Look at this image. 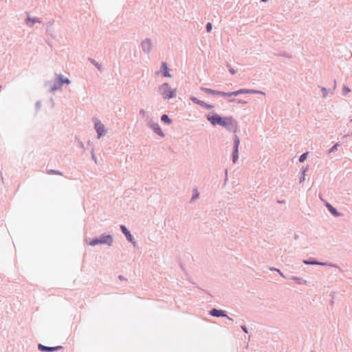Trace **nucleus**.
<instances>
[{
  "label": "nucleus",
  "mask_w": 352,
  "mask_h": 352,
  "mask_svg": "<svg viewBox=\"0 0 352 352\" xmlns=\"http://www.w3.org/2000/svg\"><path fill=\"white\" fill-rule=\"evenodd\" d=\"M207 120L213 126L220 125L226 128L228 131H236V126L234 124L233 118L232 117H221L218 114H214L208 116Z\"/></svg>",
  "instance_id": "1"
},
{
  "label": "nucleus",
  "mask_w": 352,
  "mask_h": 352,
  "mask_svg": "<svg viewBox=\"0 0 352 352\" xmlns=\"http://www.w3.org/2000/svg\"><path fill=\"white\" fill-rule=\"evenodd\" d=\"M157 91L165 100L175 98L177 96V89L171 88L170 85L167 82H164L160 85L158 87Z\"/></svg>",
  "instance_id": "2"
},
{
  "label": "nucleus",
  "mask_w": 352,
  "mask_h": 352,
  "mask_svg": "<svg viewBox=\"0 0 352 352\" xmlns=\"http://www.w3.org/2000/svg\"><path fill=\"white\" fill-rule=\"evenodd\" d=\"M113 243V238L111 234H101L99 237L94 238L89 242L91 246L99 244H105L111 246Z\"/></svg>",
  "instance_id": "3"
},
{
  "label": "nucleus",
  "mask_w": 352,
  "mask_h": 352,
  "mask_svg": "<svg viewBox=\"0 0 352 352\" xmlns=\"http://www.w3.org/2000/svg\"><path fill=\"white\" fill-rule=\"evenodd\" d=\"M92 120L94 123V129L97 133V138L100 139L106 135L107 130L105 129L100 120H99L98 118L94 117Z\"/></svg>",
  "instance_id": "4"
},
{
  "label": "nucleus",
  "mask_w": 352,
  "mask_h": 352,
  "mask_svg": "<svg viewBox=\"0 0 352 352\" xmlns=\"http://www.w3.org/2000/svg\"><path fill=\"white\" fill-rule=\"evenodd\" d=\"M140 46H141L142 52L144 54L148 55L151 53V52L152 51V49L153 47L152 40L149 38L143 39L141 41Z\"/></svg>",
  "instance_id": "5"
},
{
  "label": "nucleus",
  "mask_w": 352,
  "mask_h": 352,
  "mask_svg": "<svg viewBox=\"0 0 352 352\" xmlns=\"http://www.w3.org/2000/svg\"><path fill=\"white\" fill-rule=\"evenodd\" d=\"M240 144V139L237 135L234 137V146L232 150V162L236 163L239 160V146Z\"/></svg>",
  "instance_id": "6"
},
{
  "label": "nucleus",
  "mask_w": 352,
  "mask_h": 352,
  "mask_svg": "<svg viewBox=\"0 0 352 352\" xmlns=\"http://www.w3.org/2000/svg\"><path fill=\"white\" fill-rule=\"evenodd\" d=\"M120 229H121L122 232L126 236L127 241L131 243L133 245V246H135L137 244V242L135 241H134L133 236L131 235V232L128 230L126 227L124 225H121Z\"/></svg>",
  "instance_id": "7"
},
{
  "label": "nucleus",
  "mask_w": 352,
  "mask_h": 352,
  "mask_svg": "<svg viewBox=\"0 0 352 352\" xmlns=\"http://www.w3.org/2000/svg\"><path fill=\"white\" fill-rule=\"evenodd\" d=\"M210 315L214 317H225L227 318L230 320H233V319L230 317H229L224 311L221 309H217L215 308H213L211 309L209 312Z\"/></svg>",
  "instance_id": "8"
},
{
  "label": "nucleus",
  "mask_w": 352,
  "mask_h": 352,
  "mask_svg": "<svg viewBox=\"0 0 352 352\" xmlns=\"http://www.w3.org/2000/svg\"><path fill=\"white\" fill-rule=\"evenodd\" d=\"M190 100L194 102L195 104H198L202 107H204L206 108V109H212V108H214V106L212 105V104H207L206 102H205L204 101H202L201 100H199L198 98H197L195 96H191L190 97Z\"/></svg>",
  "instance_id": "9"
},
{
  "label": "nucleus",
  "mask_w": 352,
  "mask_h": 352,
  "mask_svg": "<svg viewBox=\"0 0 352 352\" xmlns=\"http://www.w3.org/2000/svg\"><path fill=\"white\" fill-rule=\"evenodd\" d=\"M236 96L240 94H258L265 95V92L262 91L255 90V89H240L236 91Z\"/></svg>",
  "instance_id": "10"
},
{
  "label": "nucleus",
  "mask_w": 352,
  "mask_h": 352,
  "mask_svg": "<svg viewBox=\"0 0 352 352\" xmlns=\"http://www.w3.org/2000/svg\"><path fill=\"white\" fill-rule=\"evenodd\" d=\"M63 348L61 346H47L45 345H43L42 344H39L38 345V349L41 351H45V352H53L58 350H60Z\"/></svg>",
  "instance_id": "11"
},
{
  "label": "nucleus",
  "mask_w": 352,
  "mask_h": 352,
  "mask_svg": "<svg viewBox=\"0 0 352 352\" xmlns=\"http://www.w3.org/2000/svg\"><path fill=\"white\" fill-rule=\"evenodd\" d=\"M25 22L29 28H32L35 23H41L42 21L38 18L28 16Z\"/></svg>",
  "instance_id": "12"
},
{
  "label": "nucleus",
  "mask_w": 352,
  "mask_h": 352,
  "mask_svg": "<svg viewBox=\"0 0 352 352\" xmlns=\"http://www.w3.org/2000/svg\"><path fill=\"white\" fill-rule=\"evenodd\" d=\"M303 263H305V265H317L329 266V267L334 266L333 264L329 263L318 262V261H311V260H304Z\"/></svg>",
  "instance_id": "13"
},
{
  "label": "nucleus",
  "mask_w": 352,
  "mask_h": 352,
  "mask_svg": "<svg viewBox=\"0 0 352 352\" xmlns=\"http://www.w3.org/2000/svg\"><path fill=\"white\" fill-rule=\"evenodd\" d=\"M150 129H151L154 131V133L158 135L159 136L162 138L165 136V134L162 131L158 122H156L154 124H153V126L150 127Z\"/></svg>",
  "instance_id": "14"
},
{
  "label": "nucleus",
  "mask_w": 352,
  "mask_h": 352,
  "mask_svg": "<svg viewBox=\"0 0 352 352\" xmlns=\"http://www.w3.org/2000/svg\"><path fill=\"white\" fill-rule=\"evenodd\" d=\"M326 207L328 209V210L334 216V217H340L341 213L338 212L336 208H335L331 204L327 203Z\"/></svg>",
  "instance_id": "15"
},
{
  "label": "nucleus",
  "mask_w": 352,
  "mask_h": 352,
  "mask_svg": "<svg viewBox=\"0 0 352 352\" xmlns=\"http://www.w3.org/2000/svg\"><path fill=\"white\" fill-rule=\"evenodd\" d=\"M63 85L61 84L60 80L57 78V76H56L55 81L54 82V85L51 86L50 91L51 92H54L58 89H60Z\"/></svg>",
  "instance_id": "16"
},
{
  "label": "nucleus",
  "mask_w": 352,
  "mask_h": 352,
  "mask_svg": "<svg viewBox=\"0 0 352 352\" xmlns=\"http://www.w3.org/2000/svg\"><path fill=\"white\" fill-rule=\"evenodd\" d=\"M200 89L207 94L213 95V96H219L220 95V91L214 90V89H212L210 88H206V87H201Z\"/></svg>",
  "instance_id": "17"
},
{
  "label": "nucleus",
  "mask_w": 352,
  "mask_h": 352,
  "mask_svg": "<svg viewBox=\"0 0 352 352\" xmlns=\"http://www.w3.org/2000/svg\"><path fill=\"white\" fill-rule=\"evenodd\" d=\"M168 66L166 62H162L161 65V71L163 73L164 77H172L171 74L168 71Z\"/></svg>",
  "instance_id": "18"
},
{
  "label": "nucleus",
  "mask_w": 352,
  "mask_h": 352,
  "mask_svg": "<svg viewBox=\"0 0 352 352\" xmlns=\"http://www.w3.org/2000/svg\"><path fill=\"white\" fill-rule=\"evenodd\" d=\"M56 76H57V78L58 80H60V82L62 85L63 84H70L72 82L71 80L67 78H65L63 75L60 74H56L55 75Z\"/></svg>",
  "instance_id": "19"
},
{
  "label": "nucleus",
  "mask_w": 352,
  "mask_h": 352,
  "mask_svg": "<svg viewBox=\"0 0 352 352\" xmlns=\"http://www.w3.org/2000/svg\"><path fill=\"white\" fill-rule=\"evenodd\" d=\"M139 114L142 118L145 120L146 118H148V117H151V115L152 114L150 111H146L144 109H141L139 111Z\"/></svg>",
  "instance_id": "20"
},
{
  "label": "nucleus",
  "mask_w": 352,
  "mask_h": 352,
  "mask_svg": "<svg viewBox=\"0 0 352 352\" xmlns=\"http://www.w3.org/2000/svg\"><path fill=\"white\" fill-rule=\"evenodd\" d=\"M307 170H308L307 167L301 168V170H300L301 175H300V181H299V182L300 184L303 183L305 181V179H306L305 173L307 172Z\"/></svg>",
  "instance_id": "21"
},
{
  "label": "nucleus",
  "mask_w": 352,
  "mask_h": 352,
  "mask_svg": "<svg viewBox=\"0 0 352 352\" xmlns=\"http://www.w3.org/2000/svg\"><path fill=\"white\" fill-rule=\"evenodd\" d=\"M148 118H146L144 122H146V125L150 128L153 124H154L156 122L153 116V115H151V117H148Z\"/></svg>",
  "instance_id": "22"
},
{
  "label": "nucleus",
  "mask_w": 352,
  "mask_h": 352,
  "mask_svg": "<svg viewBox=\"0 0 352 352\" xmlns=\"http://www.w3.org/2000/svg\"><path fill=\"white\" fill-rule=\"evenodd\" d=\"M318 87L320 89L321 91L322 92V96L324 98H327L329 93H331V94H333V92L331 91V90L329 89H327V88L321 87V86H318Z\"/></svg>",
  "instance_id": "23"
},
{
  "label": "nucleus",
  "mask_w": 352,
  "mask_h": 352,
  "mask_svg": "<svg viewBox=\"0 0 352 352\" xmlns=\"http://www.w3.org/2000/svg\"><path fill=\"white\" fill-rule=\"evenodd\" d=\"M291 279L295 280L299 285H303L307 283V280L303 279L302 278L293 276L291 278Z\"/></svg>",
  "instance_id": "24"
},
{
  "label": "nucleus",
  "mask_w": 352,
  "mask_h": 352,
  "mask_svg": "<svg viewBox=\"0 0 352 352\" xmlns=\"http://www.w3.org/2000/svg\"><path fill=\"white\" fill-rule=\"evenodd\" d=\"M161 120L168 125L172 123V120L166 114H164L161 116Z\"/></svg>",
  "instance_id": "25"
},
{
  "label": "nucleus",
  "mask_w": 352,
  "mask_h": 352,
  "mask_svg": "<svg viewBox=\"0 0 352 352\" xmlns=\"http://www.w3.org/2000/svg\"><path fill=\"white\" fill-rule=\"evenodd\" d=\"M226 97L236 96V91L232 92H224L220 91V95Z\"/></svg>",
  "instance_id": "26"
},
{
  "label": "nucleus",
  "mask_w": 352,
  "mask_h": 352,
  "mask_svg": "<svg viewBox=\"0 0 352 352\" xmlns=\"http://www.w3.org/2000/svg\"><path fill=\"white\" fill-rule=\"evenodd\" d=\"M90 62L100 71L102 70V66L95 59L89 58Z\"/></svg>",
  "instance_id": "27"
},
{
  "label": "nucleus",
  "mask_w": 352,
  "mask_h": 352,
  "mask_svg": "<svg viewBox=\"0 0 352 352\" xmlns=\"http://www.w3.org/2000/svg\"><path fill=\"white\" fill-rule=\"evenodd\" d=\"M230 102H234V103H237V104H246L247 102L246 101H244V100H239V99H236V98H232V99H230L229 100Z\"/></svg>",
  "instance_id": "28"
},
{
  "label": "nucleus",
  "mask_w": 352,
  "mask_h": 352,
  "mask_svg": "<svg viewBox=\"0 0 352 352\" xmlns=\"http://www.w3.org/2000/svg\"><path fill=\"white\" fill-rule=\"evenodd\" d=\"M340 146L339 143H336L331 148H330L328 151V153H331L337 151L338 147Z\"/></svg>",
  "instance_id": "29"
},
{
  "label": "nucleus",
  "mask_w": 352,
  "mask_h": 352,
  "mask_svg": "<svg viewBox=\"0 0 352 352\" xmlns=\"http://www.w3.org/2000/svg\"><path fill=\"white\" fill-rule=\"evenodd\" d=\"M351 92V89L346 85H343L342 87V95L345 96Z\"/></svg>",
  "instance_id": "30"
},
{
  "label": "nucleus",
  "mask_w": 352,
  "mask_h": 352,
  "mask_svg": "<svg viewBox=\"0 0 352 352\" xmlns=\"http://www.w3.org/2000/svg\"><path fill=\"white\" fill-rule=\"evenodd\" d=\"M270 271H276V273H278L283 278H285V276L281 272V271L279 269L275 268V267H270Z\"/></svg>",
  "instance_id": "31"
},
{
  "label": "nucleus",
  "mask_w": 352,
  "mask_h": 352,
  "mask_svg": "<svg viewBox=\"0 0 352 352\" xmlns=\"http://www.w3.org/2000/svg\"><path fill=\"white\" fill-rule=\"evenodd\" d=\"M48 173L49 174H54V175H63L62 172H60L59 170H53V169L49 170H48Z\"/></svg>",
  "instance_id": "32"
},
{
  "label": "nucleus",
  "mask_w": 352,
  "mask_h": 352,
  "mask_svg": "<svg viewBox=\"0 0 352 352\" xmlns=\"http://www.w3.org/2000/svg\"><path fill=\"white\" fill-rule=\"evenodd\" d=\"M307 155H308L307 153H305L302 154L299 157V162H303L307 159Z\"/></svg>",
  "instance_id": "33"
},
{
  "label": "nucleus",
  "mask_w": 352,
  "mask_h": 352,
  "mask_svg": "<svg viewBox=\"0 0 352 352\" xmlns=\"http://www.w3.org/2000/svg\"><path fill=\"white\" fill-rule=\"evenodd\" d=\"M206 30L207 32H211L212 30V23L208 22L207 24H206Z\"/></svg>",
  "instance_id": "34"
},
{
  "label": "nucleus",
  "mask_w": 352,
  "mask_h": 352,
  "mask_svg": "<svg viewBox=\"0 0 352 352\" xmlns=\"http://www.w3.org/2000/svg\"><path fill=\"white\" fill-rule=\"evenodd\" d=\"M228 67H229V72L232 75H234L236 73V71L233 68L230 67V65H228Z\"/></svg>",
  "instance_id": "35"
},
{
  "label": "nucleus",
  "mask_w": 352,
  "mask_h": 352,
  "mask_svg": "<svg viewBox=\"0 0 352 352\" xmlns=\"http://www.w3.org/2000/svg\"><path fill=\"white\" fill-rule=\"evenodd\" d=\"M41 101H37L36 102V110L38 111L41 109Z\"/></svg>",
  "instance_id": "36"
},
{
  "label": "nucleus",
  "mask_w": 352,
  "mask_h": 352,
  "mask_svg": "<svg viewBox=\"0 0 352 352\" xmlns=\"http://www.w3.org/2000/svg\"><path fill=\"white\" fill-rule=\"evenodd\" d=\"M198 197H199V193H198L197 190H196L195 194L192 195V199L194 200V199H197Z\"/></svg>",
  "instance_id": "37"
},
{
  "label": "nucleus",
  "mask_w": 352,
  "mask_h": 352,
  "mask_svg": "<svg viewBox=\"0 0 352 352\" xmlns=\"http://www.w3.org/2000/svg\"><path fill=\"white\" fill-rule=\"evenodd\" d=\"M241 329H242L245 333H248V329H247V327H246L245 326L242 325V326H241Z\"/></svg>",
  "instance_id": "38"
},
{
  "label": "nucleus",
  "mask_w": 352,
  "mask_h": 352,
  "mask_svg": "<svg viewBox=\"0 0 352 352\" xmlns=\"http://www.w3.org/2000/svg\"><path fill=\"white\" fill-rule=\"evenodd\" d=\"M91 158L94 160L95 163L97 164V159L95 155V153H93V155L91 156Z\"/></svg>",
  "instance_id": "39"
},
{
  "label": "nucleus",
  "mask_w": 352,
  "mask_h": 352,
  "mask_svg": "<svg viewBox=\"0 0 352 352\" xmlns=\"http://www.w3.org/2000/svg\"><path fill=\"white\" fill-rule=\"evenodd\" d=\"M80 147L84 148V144L82 142H80Z\"/></svg>",
  "instance_id": "40"
},
{
  "label": "nucleus",
  "mask_w": 352,
  "mask_h": 352,
  "mask_svg": "<svg viewBox=\"0 0 352 352\" xmlns=\"http://www.w3.org/2000/svg\"><path fill=\"white\" fill-rule=\"evenodd\" d=\"M93 153H94V148H91V156L93 155Z\"/></svg>",
  "instance_id": "41"
},
{
  "label": "nucleus",
  "mask_w": 352,
  "mask_h": 352,
  "mask_svg": "<svg viewBox=\"0 0 352 352\" xmlns=\"http://www.w3.org/2000/svg\"><path fill=\"white\" fill-rule=\"evenodd\" d=\"M336 81L335 80L334 85H333V90L336 89Z\"/></svg>",
  "instance_id": "42"
},
{
  "label": "nucleus",
  "mask_w": 352,
  "mask_h": 352,
  "mask_svg": "<svg viewBox=\"0 0 352 352\" xmlns=\"http://www.w3.org/2000/svg\"><path fill=\"white\" fill-rule=\"evenodd\" d=\"M225 173H226V175H228V170H225Z\"/></svg>",
  "instance_id": "43"
},
{
  "label": "nucleus",
  "mask_w": 352,
  "mask_h": 352,
  "mask_svg": "<svg viewBox=\"0 0 352 352\" xmlns=\"http://www.w3.org/2000/svg\"><path fill=\"white\" fill-rule=\"evenodd\" d=\"M267 0H261V1H263V2H265L267 1Z\"/></svg>",
  "instance_id": "44"
},
{
  "label": "nucleus",
  "mask_w": 352,
  "mask_h": 352,
  "mask_svg": "<svg viewBox=\"0 0 352 352\" xmlns=\"http://www.w3.org/2000/svg\"><path fill=\"white\" fill-rule=\"evenodd\" d=\"M351 122H352V119H351Z\"/></svg>",
  "instance_id": "45"
}]
</instances>
